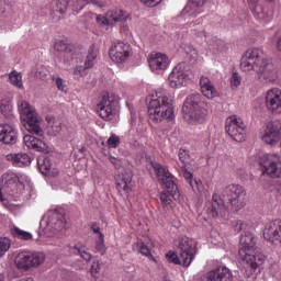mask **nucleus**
Returning <instances> with one entry per match:
<instances>
[{
	"label": "nucleus",
	"mask_w": 281,
	"mask_h": 281,
	"mask_svg": "<svg viewBox=\"0 0 281 281\" xmlns=\"http://www.w3.org/2000/svg\"><path fill=\"white\" fill-rule=\"evenodd\" d=\"M223 196L229 201L232 207L238 212L245 207V190L241 186L229 184L223 190Z\"/></svg>",
	"instance_id": "obj_10"
},
{
	"label": "nucleus",
	"mask_w": 281,
	"mask_h": 281,
	"mask_svg": "<svg viewBox=\"0 0 281 281\" xmlns=\"http://www.w3.org/2000/svg\"><path fill=\"white\" fill-rule=\"evenodd\" d=\"M226 133L234 139V142H245V135H247L246 132V125L245 122H243V119L232 115L228 119H226Z\"/></svg>",
	"instance_id": "obj_9"
},
{
	"label": "nucleus",
	"mask_w": 281,
	"mask_h": 281,
	"mask_svg": "<svg viewBox=\"0 0 281 281\" xmlns=\"http://www.w3.org/2000/svg\"><path fill=\"white\" fill-rule=\"evenodd\" d=\"M261 139L265 144L269 146H274L281 139V124L278 121H272L267 123L266 130Z\"/></svg>",
	"instance_id": "obj_17"
},
{
	"label": "nucleus",
	"mask_w": 281,
	"mask_h": 281,
	"mask_svg": "<svg viewBox=\"0 0 281 281\" xmlns=\"http://www.w3.org/2000/svg\"><path fill=\"white\" fill-rule=\"evenodd\" d=\"M137 247L142 256H146L147 258H150V260H155V257L153 256L154 245L149 237H144V240L140 239L137 241Z\"/></svg>",
	"instance_id": "obj_32"
},
{
	"label": "nucleus",
	"mask_w": 281,
	"mask_h": 281,
	"mask_svg": "<svg viewBox=\"0 0 281 281\" xmlns=\"http://www.w3.org/2000/svg\"><path fill=\"white\" fill-rule=\"evenodd\" d=\"M133 181V171L126 169L116 176V190L119 192H128L131 190V182Z\"/></svg>",
	"instance_id": "obj_27"
},
{
	"label": "nucleus",
	"mask_w": 281,
	"mask_h": 281,
	"mask_svg": "<svg viewBox=\"0 0 281 281\" xmlns=\"http://www.w3.org/2000/svg\"><path fill=\"white\" fill-rule=\"evenodd\" d=\"M148 116L159 124L164 120H172L175 117V110L172 109V99L168 95L166 90L156 91L151 95V99L148 103Z\"/></svg>",
	"instance_id": "obj_2"
},
{
	"label": "nucleus",
	"mask_w": 281,
	"mask_h": 281,
	"mask_svg": "<svg viewBox=\"0 0 281 281\" xmlns=\"http://www.w3.org/2000/svg\"><path fill=\"white\" fill-rule=\"evenodd\" d=\"M87 66L83 64V66L77 65L74 70L72 74L74 76H85V71H87Z\"/></svg>",
	"instance_id": "obj_49"
},
{
	"label": "nucleus",
	"mask_w": 281,
	"mask_h": 281,
	"mask_svg": "<svg viewBox=\"0 0 281 281\" xmlns=\"http://www.w3.org/2000/svg\"><path fill=\"white\" fill-rule=\"evenodd\" d=\"M178 255L175 251H169L166 255L168 262L172 265H182V267H190L192 260L196 256V241L187 236L179 237L176 243Z\"/></svg>",
	"instance_id": "obj_4"
},
{
	"label": "nucleus",
	"mask_w": 281,
	"mask_h": 281,
	"mask_svg": "<svg viewBox=\"0 0 281 281\" xmlns=\"http://www.w3.org/2000/svg\"><path fill=\"white\" fill-rule=\"evenodd\" d=\"M91 229H92L93 234H98L99 238H102V236H104L100 232V226H98V224H95V223L92 224Z\"/></svg>",
	"instance_id": "obj_57"
},
{
	"label": "nucleus",
	"mask_w": 281,
	"mask_h": 281,
	"mask_svg": "<svg viewBox=\"0 0 281 281\" xmlns=\"http://www.w3.org/2000/svg\"><path fill=\"white\" fill-rule=\"evenodd\" d=\"M200 89L203 95L209 100H213V98H216V95H218L216 88H214V85H212V81H210V78L207 77H201Z\"/></svg>",
	"instance_id": "obj_28"
},
{
	"label": "nucleus",
	"mask_w": 281,
	"mask_h": 281,
	"mask_svg": "<svg viewBox=\"0 0 281 281\" xmlns=\"http://www.w3.org/2000/svg\"><path fill=\"white\" fill-rule=\"evenodd\" d=\"M0 111L3 115H10L12 113V105L5 101H1Z\"/></svg>",
	"instance_id": "obj_48"
},
{
	"label": "nucleus",
	"mask_w": 281,
	"mask_h": 281,
	"mask_svg": "<svg viewBox=\"0 0 281 281\" xmlns=\"http://www.w3.org/2000/svg\"><path fill=\"white\" fill-rule=\"evenodd\" d=\"M195 12H196L198 14H201V10H195Z\"/></svg>",
	"instance_id": "obj_61"
},
{
	"label": "nucleus",
	"mask_w": 281,
	"mask_h": 281,
	"mask_svg": "<svg viewBox=\"0 0 281 281\" xmlns=\"http://www.w3.org/2000/svg\"><path fill=\"white\" fill-rule=\"evenodd\" d=\"M8 10V2L5 0H0V14H3Z\"/></svg>",
	"instance_id": "obj_58"
},
{
	"label": "nucleus",
	"mask_w": 281,
	"mask_h": 281,
	"mask_svg": "<svg viewBox=\"0 0 281 281\" xmlns=\"http://www.w3.org/2000/svg\"><path fill=\"white\" fill-rule=\"evenodd\" d=\"M18 111L21 115V120H23L24 128H26L31 135H37V137L45 135V131H43L41 126V117L34 106H31L26 101H22L18 106Z\"/></svg>",
	"instance_id": "obj_6"
},
{
	"label": "nucleus",
	"mask_w": 281,
	"mask_h": 281,
	"mask_svg": "<svg viewBox=\"0 0 281 281\" xmlns=\"http://www.w3.org/2000/svg\"><path fill=\"white\" fill-rule=\"evenodd\" d=\"M277 49H278V52H281V35L279 36V38L277 41Z\"/></svg>",
	"instance_id": "obj_59"
},
{
	"label": "nucleus",
	"mask_w": 281,
	"mask_h": 281,
	"mask_svg": "<svg viewBox=\"0 0 281 281\" xmlns=\"http://www.w3.org/2000/svg\"><path fill=\"white\" fill-rule=\"evenodd\" d=\"M266 109L272 115L281 114V90L272 88L267 91L265 97Z\"/></svg>",
	"instance_id": "obj_15"
},
{
	"label": "nucleus",
	"mask_w": 281,
	"mask_h": 281,
	"mask_svg": "<svg viewBox=\"0 0 281 281\" xmlns=\"http://www.w3.org/2000/svg\"><path fill=\"white\" fill-rule=\"evenodd\" d=\"M204 106L205 103L200 93H193L187 97L182 106L186 122L192 125L203 124L205 122V115H207V110Z\"/></svg>",
	"instance_id": "obj_5"
},
{
	"label": "nucleus",
	"mask_w": 281,
	"mask_h": 281,
	"mask_svg": "<svg viewBox=\"0 0 281 281\" xmlns=\"http://www.w3.org/2000/svg\"><path fill=\"white\" fill-rule=\"evenodd\" d=\"M14 263L18 269H23L24 271L32 269L31 252L24 251L18 254L15 256Z\"/></svg>",
	"instance_id": "obj_30"
},
{
	"label": "nucleus",
	"mask_w": 281,
	"mask_h": 281,
	"mask_svg": "<svg viewBox=\"0 0 281 281\" xmlns=\"http://www.w3.org/2000/svg\"><path fill=\"white\" fill-rule=\"evenodd\" d=\"M238 256L243 262L251 269H258L267 262V257L262 252H256V237L251 233L241 235L239 239Z\"/></svg>",
	"instance_id": "obj_3"
},
{
	"label": "nucleus",
	"mask_w": 281,
	"mask_h": 281,
	"mask_svg": "<svg viewBox=\"0 0 281 281\" xmlns=\"http://www.w3.org/2000/svg\"><path fill=\"white\" fill-rule=\"evenodd\" d=\"M11 234L13 238H18V240H32V233L23 231L16 226L11 228Z\"/></svg>",
	"instance_id": "obj_38"
},
{
	"label": "nucleus",
	"mask_w": 281,
	"mask_h": 281,
	"mask_svg": "<svg viewBox=\"0 0 281 281\" xmlns=\"http://www.w3.org/2000/svg\"><path fill=\"white\" fill-rule=\"evenodd\" d=\"M19 142V131L12 124L0 123V143L5 146H14Z\"/></svg>",
	"instance_id": "obj_19"
},
{
	"label": "nucleus",
	"mask_w": 281,
	"mask_h": 281,
	"mask_svg": "<svg viewBox=\"0 0 281 281\" xmlns=\"http://www.w3.org/2000/svg\"><path fill=\"white\" fill-rule=\"evenodd\" d=\"M37 166L42 172V175H47L49 170H52V165L49 164V159L45 157H40L37 159Z\"/></svg>",
	"instance_id": "obj_42"
},
{
	"label": "nucleus",
	"mask_w": 281,
	"mask_h": 281,
	"mask_svg": "<svg viewBox=\"0 0 281 281\" xmlns=\"http://www.w3.org/2000/svg\"><path fill=\"white\" fill-rule=\"evenodd\" d=\"M45 262V254L43 252H31V268L41 267Z\"/></svg>",
	"instance_id": "obj_41"
},
{
	"label": "nucleus",
	"mask_w": 281,
	"mask_h": 281,
	"mask_svg": "<svg viewBox=\"0 0 281 281\" xmlns=\"http://www.w3.org/2000/svg\"><path fill=\"white\" fill-rule=\"evenodd\" d=\"M124 19H128V13L119 9L108 11L106 15H95L98 25H103L106 27H113L115 23H120V21H124Z\"/></svg>",
	"instance_id": "obj_14"
},
{
	"label": "nucleus",
	"mask_w": 281,
	"mask_h": 281,
	"mask_svg": "<svg viewBox=\"0 0 281 281\" xmlns=\"http://www.w3.org/2000/svg\"><path fill=\"white\" fill-rule=\"evenodd\" d=\"M260 168L263 175L272 179L281 177V158L277 154H263L259 159Z\"/></svg>",
	"instance_id": "obj_7"
},
{
	"label": "nucleus",
	"mask_w": 281,
	"mask_h": 281,
	"mask_svg": "<svg viewBox=\"0 0 281 281\" xmlns=\"http://www.w3.org/2000/svg\"><path fill=\"white\" fill-rule=\"evenodd\" d=\"M46 121L48 124L49 132L55 136L59 135L60 131H63L60 121L56 120V117L54 116H47Z\"/></svg>",
	"instance_id": "obj_37"
},
{
	"label": "nucleus",
	"mask_w": 281,
	"mask_h": 281,
	"mask_svg": "<svg viewBox=\"0 0 281 281\" xmlns=\"http://www.w3.org/2000/svg\"><path fill=\"white\" fill-rule=\"evenodd\" d=\"M55 52H59L65 54L66 59L65 63H69V60H76V63H82V57L74 56V46L69 45V43L65 41H57L54 45Z\"/></svg>",
	"instance_id": "obj_25"
},
{
	"label": "nucleus",
	"mask_w": 281,
	"mask_h": 281,
	"mask_svg": "<svg viewBox=\"0 0 281 281\" xmlns=\"http://www.w3.org/2000/svg\"><path fill=\"white\" fill-rule=\"evenodd\" d=\"M95 249L102 256H104V254H106V246H104V236L99 237V240L95 244Z\"/></svg>",
	"instance_id": "obj_46"
},
{
	"label": "nucleus",
	"mask_w": 281,
	"mask_h": 281,
	"mask_svg": "<svg viewBox=\"0 0 281 281\" xmlns=\"http://www.w3.org/2000/svg\"><path fill=\"white\" fill-rule=\"evenodd\" d=\"M8 161H12L13 166L18 168H25L32 164V158L27 154H9Z\"/></svg>",
	"instance_id": "obj_29"
},
{
	"label": "nucleus",
	"mask_w": 281,
	"mask_h": 281,
	"mask_svg": "<svg viewBox=\"0 0 281 281\" xmlns=\"http://www.w3.org/2000/svg\"><path fill=\"white\" fill-rule=\"evenodd\" d=\"M244 227H245V224L243 223V221L240 220L235 221V224H234L235 232H243Z\"/></svg>",
	"instance_id": "obj_55"
},
{
	"label": "nucleus",
	"mask_w": 281,
	"mask_h": 281,
	"mask_svg": "<svg viewBox=\"0 0 281 281\" xmlns=\"http://www.w3.org/2000/svg\"><path fill=\"white\" fill-rule=\"evenodd\" d=\"M153 168L156 172L157 179L165 184V188L167 189L169 194L173 199H179V188L177 187V183H175V180L172 179V173H170L168 168L161 166L158 162H154Z\"/></svg>",
	"instance_id": "obj_8"
},
{
	"label": "nucleus",
	"mask_w": 281,
	"mask_h": 281,
	"mask_svg": "<svg viewBox=\"0 0 281 281\" xmlns=\"http://www.w3.org/2000/svg\"><path fill=\"white\" fill-rule=\"evenodd\" d=\"M189 80L186 64H178L169 74L168 85L171 89H181V87L188 86Z\"/></svg>",
	"instance_id": "obj_11"
},
{
	"label": "nucleus",
	"mask_w": 281,
	"mask_h": 281,
	"mask_svg": "<svg viewBox=\"0 0 281 281\" xmlns=\"http://www.w3.org/2000/svg\"><path fill=\"white\" fill-rule=\"evenodd\" d=\"M98 56H100V47L98 44H92L88 48V53L86 56L85 65L86 69H91L93 65H95V60L98 59Z\"/></svg>",
	"instance_id": "obj_31"
},
{
	"label": "nucleus",
	"mask_w": 281,
	"mask_h": 281,
	"mask_svg": "<svg viewBox=\"0 0 281 281\" xmlns=\"http://www.w3.org/2000/svg\"><path fill=\"white\" fill-rule=\"evenodd\" d=\"M191 57H192V58L196 57V50H192Z\"/></svg>",
	"instance_id": "obj_60"
},
{
	"label": "nucleus",
	"mask_w": 281,
	"mask_h": 281,
	"mask_svg": "<svg viewBox=\"0 0 281 281\" xmlns=\"http://www.w3.org/2000/svg\"><path fill=\"white\" fill-rule=\"evenodd\" d=\"M10 247H12V241L8 237H1L0 238V254H5V251L10 250Z\"/></svg>",
	"instance_id": "obj_43"
},
{
	"label": "nucleus",
	"mask_w": 281,
	"mask_h": 281,
	"mask_svg": "<svg viewBox=\"0 0 281 281\" xmlns=\"http://www.w3.org/2000/svg\"><path fill=\"white\" fill-rule=\"evenodd\" d=\"M148 65L154 74H164L170 67V57L162 53H151L148 57Z\"/></svg>",
	"instance_id": "obj_16"
},
{
	"label": "nucleus",
	"mask_w": 281,
	"mask_h": 281,
	"mask_svg": "<svg viewBox=\"0 0 281 281\" xmlns=\"http://www.w3.org/2000/svg\"><path fill=\"white\" fill-rule=\"evenodd\" d=\"M211 218H227L229 211L225 207V202L221 199V195L214 193L211 205L206 210Z\"/></svg>",
	"instance_id": "obj_18"
},
{
	"label": "nucleus",
	"mask_w": 281,
	"mask_h": 281,
	"mask_svg": "<svg viewBox=\"0 0 281 281\" xmlns=\"http://www.w3.org/2000/svg\"><path fill=\"white\" fill-rule=\"evenodd\" d=\"M234 276L227 266L217 265L206 273V281H233Z\"/></svg>",
	"instance_id": "obj_22"
},
{
	"label": "nucleus",
	"mask_w": 281,
	"mask_h": 281,
	"mask_svg": "<svg viewBox=\"0 0 281 281\" xmlns=\"http://www.w3.org/2000/svg\"><path fill=\"white\" fill-rule=\"evenodd\" d=\"M15 176L18 177V186L23 188V182L27 181V177L24 173H15Z\"/></svg>",
	"instance_id": "obj_53"
},
{
	"label": "nucleus",
	"mask_w": 281,
	"mask_h": 281,
	"mask_svg": "<svg viewBox=\"0 0 281 281\" xmlns=\"http://www.w3.org/2000/svg\"><path fill=\"white\" fill-rule=\"evenodd\" d=\"M53 80L56 81V87L59 91H65L67 89V85H65V80L60 77H54Z\"/></svg>",
	"instance_id": "obj_51"
},
{
	"label": "nucleus",
	"mask_w": 281,
	"mask_h": 281,
	"mask_svg": "<svg viewBox=\"0 0 281 281\" xmlns=\"http://www.w3.org/2000/svg\"><path fill=\"white\" fill-rule=\"evenodd\" d=\"M74 249V254H79V256H81V258H83L87 262L91 260L92 256L90 255L87 246L78 243L77 245H75Z\"/></svg>",
	"instance_id": "obj_40"
},
{
	"label": "nucleus",
	"mask_w": 281,
	"mask_h": 281,
	"mask_svg": "<svg viewBox=\"0 0 281 281\" xmlns=\"http://www.w3.org/2000/svg\"><path fill=\"white\" fill-rule=\"evenodd\" d=\"M159 200H160L162 207H168V205H170V203H172L170 195H168L166 192L160 193Z\"/></svg>",
	"instance_id": "obj_47"
},
{
	"label": "nucleus",
	"mask_w": 281,
	"mask_h": 281,
	"mask_svg": "<svg viewBox=\"0 0 281 281\" xmlns=\"http://www.w3.org/2000/svg\"><path fill=\"white\" fill-rule=\"evenodd\" d=\"M91 3L92 5H97V8H104L103 1L98 0H75L72 4L74 12H80V10H83L85 5H89Z\"/></svg>",
	"instance_id": "obj_35"
},
{
	"label": "nucleus",
	"mask_w": 281,
	"mask_h": 281,
	"mask_svg": "<svg viewBox=\"0 0 281 281\" xmlns=\"http://www.w3.org/2000/svg\"><path fill=\"white\" fill-rule=\"evenodd\" d=\"M108 148H117L120 146V136L116 134H111V136L106 140Z\"/></svg>",
	"instance_id": "obj_44"
},
{
	"label": "nucleus",
	"mask_w": 281,
	"mask_h": 281,
	"mask_svg": "<svg viewBox=\"0 0 281 281\" xmlns=\"http://www.w3.org/2000/svg\"><path fill=\"white\" fill-rule=\"evenodd\" d=\"M50 5L54 14H65L69 5V0H54Z\"/></svg>",
	"instance_id": "obj_36"
},
{
	"label": "nucleus",
	"mask_w": 281,
	"mask_h": 281,
	"mask_svg": "<svg viewBox=\"0 0 281 281\" xmlns=\"http://www.w3.org/2000/svg\"><path fill=\"white\" fill-rule=\"evenodd\" d=\"M231 82L234 87H240V75H238V72L233 74Z\"/></svg>",
	"instance_id": "obj_52"
},
{
	"label": "nucleus",
	"mask_w": 281,
	"mask_h": 281,
	"mask_svg": "<svg viewBox=\"0 0 281 281\" xmlns=\"http://www.w3.org/2000/svg\"><path fill=\"white\" fill-rule=\"evenodd\" d=\"M18 188L19 177H16V173H3L2 182L0 184V199H2L3 194H9V196H12V194L16 192Z\"/></svg>",
	"instance_id": "obj_20"
},
{
	"label": "nucleus",
	"mask_w": 281,
	"mask_h": 281,
	"mask_svg": "<svg viewBox=\"0 0 281 281\" xmlns=\"http://www.w3.org/2000/svg\"><path fill=\"white\" fill-rule=\"evenodd\" d=\"M131 44L126 42L114 43L109 49V56L113 63H126L131 57Z\"/></svg>",
	"instance_id": "obj_13"
},
{
	"label": "nucleus",
	"mask_w": 281,
	"mask_h": 281,
	"mask_svg": "<svg viewBox=\"0 0 281 281\" xmlns=\"http://www.w3.org/2000/svg\"><path fill=\"white\" fill-rule=\"evenodd\" d=\"M9 80L11 85H13V87H16L18 89H23V76H21V72L13 70L9 74Z\"/></svg>",
	"instance_id": "obj_39"
},
{
	"label": "nucleus",
	"mask_w": 281,
	"mask_h": 281,
	"mask_svg": "<svg viewBox=\"0 0 281 281\" xmlns=\"http://www.w3.org/2000/svg\"><path fill=\"white\" fill-rule=\"evenodd\" d=\"M90 273L92 278H95L100 273V261H93L90 268Z\"/></svg>",
	"instance_id": "obj_50"
},
{
	"label": "nucleus",
	"mask_w": 281,
	"mask_h": 281,
	"mask_svg": "<svg viewBox=\"0 0 281 281\" xmlns=\"http://www.w3.org/2000/svg\"><path fill=\"white\" fill-rule=\"evenodd\" d=\"M48 227L55 229V232H63L67 226V221L65 220V215L58 211H53L48 213Z\"/></svg>",
	"instance_id": "obj_24"
},
{
	"label": "nucleus",
	"mask_w": 281,
	"mask_h": 281,
	"mask_svg": "<svg viewBox=\"0 0 281 281\" xmlns=\"http://www.w3.org/2000/svg\"><path fill=\"white\" fill-rule=\"evenodd\" d=\"M207 48L213 54L217 52H225V42L218 37H207L206 40Z\"/></svg>",
	"instance_id": "obj_34"
},
{
	"label": "nucleus",
	"mask_w": 281,
	"mask_h": 281,
	"mask_svg": "<svg viewBox=\"0 0 281 281\" xmlns=\"http://www.w3.org/2000/svg\"><path fill=\"white\" fill-rule=\"evenodd\" d=\"M263 238L272 245H281V221H272L263 228Z\"/></svg>",
	"instance_id": "obj_21"
},
{
	"label": "nucleus",
	"mask_w": 281,
	"mask_h": 281,
	"mask_svg": "<svg viewBox=\"0 0 281 281\" xmlns=\"http://www.w3.org/2000/svg\"><path fill=\"white\" fill-rule=\"evenodd\" d=\"M97 109L102 120H113V114L117 113V100L109 95V93H104Z\"/></svg>",
	"instance_id": "obj_12"
},
{
	"label": "nucleus",
	"mask_w": 281,
	"mask_h": 281,
	"mask_svg": "<svg viewBox=\"0 0 281 281\" xmlns=\"http://www.w3.org/2000/svg\"><path fill=\"white\" fill-rule=\"evenodd\" d=\"M279 190H280V192H281V182L279 183Z\"/></svg>",
	"instance_id": "obj_62"
},
{
	"label": "nucleus",
	"mask_w": 281,
	"mask_h": 281,
	"mask_svg": "<svg viewBox=\"0 0 281 281\" xmlns=\"http://www.w3.org/2000/svg\"><path fill=\"white\" fill-rule=\"evenodd\" d=\"M26 148L36 150L37 153H47V144L43 139L35 137L32 134H26L23 137Z\"/></svg>",
	"instance_id": "obj_26"
},
{
	"label": "nucleus",
	"mask_w": 281,
	"mask_h": 281,
	"mask_svg": "<svg viewBox=\"0 0 281 281\" xmlns=\"http://www.w3.org/2000/svg\"><path fill=\"white\" fill-rule=\"evenodd\" d=\"M140 3H144V5H147L148 8H155V5L159 3V0H140Z\"/></svg>",
	"instance_id": "obj_54"
},
{
	"label": "nucleus",
	"mask_w": 281,
	"mask_h": 281,
	"mask_svg": "<svg viewBox=\"0 0 281 281\" xmlns=\"http://www.w3.org/2000/svg\"><path fill=\"white\" fill-rule=\"evenodd\" d=\"M179 159H180L182 166H184V168H188V161H190V154H188V151H186V149L179 150Z\"/></svg>",
	"instance_id": "obj_45"
},
{
	"label": "nucleus",
	"mask_w": 281,
	"mask_h": 281,
	"mask_svg": "<svg viewBox=\"0 0 281 281\" xmlns=\"http://www.w3.org/2000/svg\"><path fill=\"white\" fill-rule=\"evenodd\" d=\"M180 168L184 179L188 181L189 186H191L193 192H201V190H203V184H201V181L192 179L193 175L192 172L188 171L186 165H181Z\"/></svg>",
	"instance_id": "obj_33"
},
{
	"label": "nucleus",
	"mask_w": 281,
	"mask_h": 281,
	"mask_svg": "<svg viewBox=\"0 0 281 281\" xmlns=\"http://www.w3.org/2000/svg\"><path fill=\"white\" fill-rule=\"evenodd\" d=\"M240 69L245 71V74L256 71L258 79L263 82V85L276 82L278 79L276 66L267 58L265 50L260 48H249L246 50L240 59Z\"/></svg>",
	"instance_id": "obj_1"
},
{
	"label": "nucleus",
	"mask_w": 281,
	"mask_h": 281,
	"mask_svg": "<svg viewBox=\"0 0 281 281\" xmlns=\"http://www.w3.org/2000/svg\"><path fill=\"white\" fill-rule=\"evenodd\" d=\"M248 7L257 21L269 23L271 21V13L265 10V7L259 4V0H248Z\"/></svg>",
	"instance_id": "obj_23"
},
{
	"label": "nucleus",
	"mask_w": 281,
	"mask_h": 281,
	"mask_svg": "<svg viewBox=\"0 0 281 281\" xmlns=\"http://www.w3.org/2000/svg\"><path fill=\"white\" fill-rule=\"evenodd\" d=\"M205 5V0H192V8H203Z\"/></svg>",
	"instance_id": "obj_56"
}]
</instances>
